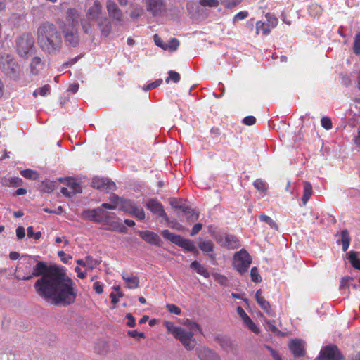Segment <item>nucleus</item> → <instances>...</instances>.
Here are the masks:
<instances>
[{
  "label": "nucleus",
  "mask_w": 360,
  "mask_h": 360,
  "mask_svg": "<svg viewBox=\"0 0 360 360\" xmlns=\"http://www.w3.org/2000/svg\"><path fill=\"white\" fill-rule=\"evenodd\" d=\"M15 274L18 280L29 281L39 277L34 284L37 294L56 305L68 306L75 302L77 289L75 282L56 265H48L37 257L22 255Z\"/></svg>",
  "instance_id": "1"
},
{
  "label": "nucleus",
  "mask_w": 360,
  "mask_h": 360,
  "mask_svg": "<svg viewBox=\"0 0 360 360\" xmlns=\"http://www.w3.org/2000/svg\"><path fill=\"white\" fill-rule=\"evenodd\" d=\"M37 36L38 44L44 52L54 55L60 51L62 34L53 23L48 21L41 23Z\"/></svg>",
  "instance_id": "2"
},
{
  "label": "nucleus",
  "mask_w": 360,
  "mask_h": 360,
  "mask_svg": "<svg viewBox=\"0 0 360 360\" xmlns=\"http://www.w3.org/2000/svg\"><path fill=\"white\" fill-rule=\"evenodd\" d=\"M165 326L167 331L170 333L174 338L179 340L186 350L191 351L195 348L197 342L193 337V331H188V330L184 328L175 326L172 323L169 321H166Z\"/></svg>",
  "instance_id": "3"
},
{
  "label": "nucleus",
  "mask_w": 360,
  "mask_h": 360,
  "mask_svg": "<svg viewBox=\"0 0 360 360\" xmlns=\"http://www.w3.org/2000/svg\"><path fill=\"white\" fill-rule=\"evenodd\" d=\"M0 70L11 79L17 81L20 79L22 73L20 66L13 56L8 53H0Z\"/></svg>",
  "instance_id": "4"
},
{
  "label": "nucleus",
  "mask_w": 360,
  "mask_h": 360,
  "mask_svg": "<svg viewBox=\"0 0 360 360\" xmlns=\"http://www.w3.org/2000/svg\"><path fill=\"white\" fill-rule=\"evenodd\" d=\"M102 13V5L99 0H94L92 6L87 9L86 15L88 21H96L101 28L102 33L108 36L110 32L111 24L108 22L105 25L101 18Z\"/></svg>",
  "instance_id": "5"
},
{
  "label": "nucleus",
  "mask_w": 360,
  "mask_h": 360,
  "mask_svg": "<svg viewBox=\"0 0 360 360\" xmlns=\"http://www.w3.org/2000/svg\"><path fill=\"white\" fill-rule=\"evenodd\" d=\"M161 235L165 239L186 250L187 251L193 252L195 255H198L199 253L198 250L196 249V247L194 245V243L189 239L184 238L179 235L171 233L167 229L162 231Z\"/></svg>",
  "instance_id": "6"
},
{
  "label": "nucleus",
  "mask_w": 360,
  "mask_h": 360,
  "mask_svg": "<svg viewBox=\"0 0 360 360\" xmlns=\"http://www.w3.org/2000/svg\"><path fill=\"white\" fill-rule=\"evenodd\" d=\"M34 38L30 33H24L16 39V51L20 57H27L34 46Z\"/></svg>",
  "instance_id": "7"
},
{
  "label": "nucleus",
  "mask_w": 360,
  "mask_h": 360,
  "mask_svg": "<svg viewBox=\"0 0 360 360\" xmlns=\"http://www.w3.org/2000/svg\"><path fill=\"white\" fill-rule=\"evenodd\" d=\"M252 263V258L245 250H240L233 256V266L240 274L248 271Z\"/></svg>",
  "instance_id": "8"
},
{
  "label": "nucleus",
  "mask_w": 360,
  "mask_h": 360,
  "mask_svg": "<svg viewBox=\"0 0 360 360\" xmlns=\"http://www.w3.org/2000/svg\"><path fill=\"white\" fill-rule=\"evenodd\" d=\"M82 217L84 219H88L96 223L104 224H108L110 219L108 212L98 207L95 209H89L83 211Z\"/></svg>",
  "instance_id": "9"
},
{
  "label": "nucleus",
  "mask_w": 360,
  "mask_h": 360,
  "mask_svg": "<svg viewBox=\"0 0 360 360\" xmlns=\"http://www.w3.org/2000/svg\"><path fill=\"white\" fill-rule=\"evenodd\" d=\"M343 356L335 345L325 347L320 352L319 360H342Z\"/></svg>",
  "instance_id": "10"
},
{
  "label": "nucleus",
  "mask_w": 360,
  "mask_h": 360,
  "mask_svg": "<svg viewBox=\"0 0 360 360\" xmlns=\"http://www.w3.org/2000/svg\"><path fill=\"white\" fill-rule=\"evenodd\" d=\"M91 186L98 190L110 193L114 191L116 186L115 184L107 178H94L91 181Z\"/></svg>",
  "instance_id": "11"
},
{
  "label": "nucleus",
  "mask_w": 360,
  "mask_h": 360,
  "mask_svg": "<svg viewBox=\"0 0 360 360\" xmlns=\"http://www.w3.org/2000/svg\"><path fill=\"white\" fill-rule=\"evenodd\" d=\"M106 9L110 18L119 22H121L123 20V12L118 7L114 0H107Z\"/></svg>",
  "instance_id": "12"
},
{
  "label": "nucleus",
  "mask_w": 360,
  "mask_h": 360,
  "mask_svg": "<svg viewBox=\"0 0 360 360\" xmlns=\"http://www.w3.org/2000/svg\"><path fill=\"white\" fill-rule=\"evenodd\" d=\"M63 32L65 41L73 47L77 46L79 41L77 27H63Z\"/></svg>",
  "instance_id": "13"
},
{
  "label": "nucleus",
  "mask_w": 360,
  "mask_h": 360,
  "mask_svg": "<svg viewBox=\"0 0 360 360\" xmlns=\"http://www.w3.org/2000/svg\"><path fill=\"white\" fill-rule=\"evenodd\" d=\"M146 207L153 214L164 218L167 222L169 221V218L164 210L162 205L156 199L149 200L146 204Z\"/></svg>",
  "instance_id": "14"
},
{
  "label": "nucleus",
  "mask_w": 360,
  "mask_h": 360,
  "mask_svg": "<svg viewBox=\"0 0 360 360\" xmlns=\"http://www.w3.org/2000/svg\"><path fill=\"white\" fill-rule=\"evenodd\" d=\"M196 354L200 360H221L220 356L207 347H199L195 349Z\"/></svg>",
  "instance_id": "15"
},
{
  "label": "nucleus",
  "mask_w": 360,
  "mask_h": 360,
  "mask_svg": "<svg viewBox=\"0 0 360 360\" xmlns=\"http://www.w3.org/2000/svg\"><path fill=\"white\" fill-rule=\"evenodd\" d=\"M79 12L76 8H68L65 13L66 24L64 27H77L79 25Z\"/></svg>",
  "instance_id": "16"
},
{
  "label": "nucleus",
  "mask_w": 360,
  "mask_h": 360,
  "mask_svg": "<svg viewBox=\"0 0 360 360\" xmlns=\"http://www.w3.org/2000/svg\"><path fill=\"white\" fill-rule=\"evenodd\" d=\"M146 6V10L153 16L162 13L164 7L163 0H143Z\"/></svg>",
  "instance_id": "17"
},
{
  "label": "nucleus",
  "mask_w": 360,
  "mask_h": 360,
  "mask_svg": "<svg viewBox=\"0 0 360 360\" xmlns=\"http://www.w3.org/2000/svg\"><path fill=\"white\" fill-rule=\"evenodd\" d=\"M139 235L143 240L151 245L159 247L162 245V240L160 236L153 231H141L139 232Z\"/></svg>",
  "instance_id": "18"
},
{
  "label": "nucleus",
  "mask_w": 360,
  "mask_h": 360,
  "mask_svg": "<svg viewBox=\"0 0 360 360\" xmlns=\"http://www.w3.org/2000/svg\"><path fill=\"white\" fill-rule=\"evenodd\" d=\"M217 243L221 246L229 249H236L240 246L239 240L233 235H226L224 237L221 236L217 239Z\"/></svg>",
  "instance_id": "19"
},
{
  "label": "nucleus",
  "mask_w": 360,
  "mask_h": 360,
  "mask_svg": "<svg viewBox=\"0 0 360 360\" xmlns=\"http://www.w3.org/2000/svg\"><path fill=\"white\" fill-rule=\"evenodd\" d=\"M304 343L302 340L295 339L289 343V348L295 356H303L304 355Z\"/></svg>",
  "instance_id": "20"
},
{
  "label": "nucleus",
  "mask_w": 360,
  "mask_h": 360,
  "mask_svg": "<svg viewBox=\"0 0 360 360\" xmlns=\"http://www.w3.org/2000/svg\"><path fill=\"white\" fill-rule=\"evenodd\" d=\"M255 299L258 304L270 317H274L275 313L271 310L270 304L262 296L261 290H258L255 293Z\"/></svg>",
  "instance_id": "21"
},
{
  "label": "nucleus",
  "mask_w": 360,
  "mask_h": 360,
  "mask_svg": "<svg viewBox=\"0 0 360 360\" xmlns=\"http://www.w3.org/2000/svg\"><path fill=\"white\" fill-rule=\"evenodd\" d=\"M44 63L39 56L34 57L30 64V72L32 75H37L43 70Z\"/></svg>",
  "instance_id": "22"
},
{
  "label": "nucleus",
  "mask_w": 360,
  "mask_h": 360,
  "mask_svg": "<svg viewBox=\"0 0 360 360\" xmlns=\"http://www.w3.org/2000/svg\"><path fill=\"white\" fill-rule=\"evenodd\" d=\"M122 278L127 284V287L130 289H135L139 286V279L133 274L123 273Z\"/></svg>",
  "instance_id": "23"
},
{
  "label": "nucleus",
  "mask_w": 360,
  "mask_h": 360,
  "mask_svg": "<svg viewBox=\"0 0 360 360\" xmlns=\"http://www.w3.org/2000/svg\"><path fill=\"white\" fill-rule=\"evenodd\" d=\"M188 222L193 223L198 219L199 212L186 205V211H182Z\"/></svg>",
  "instance_id": "24"
},
{
  "label": "nucleus",
  "mask_w": 360,
  "mask_h": 360,
  "mask_svg": "<svg viewBox=\"0 0 360 360\" xmlns=\"http://www.w3.org/2000/svg\"><path fill=\"white\" fill-rule=\"evenodd\" d=\"M312 193L313 189L311 184L309 181H304L303 196L302 198L303 205H305L307 203Z\"/></svg>",
  "instance_id": "25"
},
{
  "label": "nucleus",
  "mask_w": 360,
  "mask_h": 360,
  "mask_svg": "<svg viewBox=\"0 0 360 360\" xmlns=\"http://www.w3.org/2000/svg\"><path fill=\"white\" fill-rule=\"evenodd\" d=\"M190 268L195 270L198 274L203 276L205 278L210 277L208 271L197 261L193 262L190 265Z\"/></svg>",
  "instance_id": "26"
},
{
  "label": "nucleus",
  "mask_w": 360,
  "mask_h": 360,
  "mask_svg": "<svg viewBox=\"0 0 360 360\" xmlns=\"http://www.w3.org/2000/svg\"><path fill=\"white\" fill-rule=\"evenodd\" d=\"M65 184L71 189L72 194L82 193V190L79 184L76 182L74 179L68 178L65 179Z\"/></svg>",
  "instance_id": "27"
},
{
  "label": "nucleus",
  "mask_w": 360,
  "mask_h": 360,
  "mask_svg": "<svg viewBox=\"0 0 360 360\" xmlns=\"http://www.w3.org/2000/svg\"><path fill=\"white\" fill-rule=\"evenodd\" d=\"M106 224L109 226V227L107 229L108 230L115 231H118L120 233H126L127 232L126 226L118 221L110 222V219H109L108 223Z\"/></svg>",
  "instance_id": "28"
},
{
  "label": "nucleus",
  "mask_w": 360,
  "mask_h": 360,
  "mask_svg": "<svg viewBox=\"0 0 360 360\" xmlns=\"http://www.w3.org/2000/svg\"><path fill=\"white\" fill-rule=\"evenodd\" d=\"M135 205L132 200L124 198L119 209L130 214Z\"/></svg>",
  "instance_id": "29"
},
{
  "label": "nucleus",
  "mask_w": 360,
  "mask_h": 360,
  "mask_svg": "<svg viewBox=\"0 0 360 360\" xmlns=\"http://www.w3.org/2000/svg\"><path fill=\"white\" fill-rule=\"evenodd\" d=\"M199 248L205 253L212 252L214 250V243L211 240L202 241L198 245Z\"/></svg>",
  "instance_id": "30"
},
{
  "label": "nucleus",
  "mask_w": 360,
  "mask_h": 360,
  "mask_svg": "<svg viewBox=\"0 0 360 360\" xmlns=\"http://www.w3.org/2000/svg\"><path fill=\"white\" fill-rule=\"evenodd\" d=\"M262 31L264 35H268L271 32V28L266 24L265 22L257 21L256 23V32Z\"/></svg>",
  "instance_id": "31"
},
{
  "label": "nucleus",
  "mask_w": 360,
  "mask_h": 360,
  "mask_svg": "<svg viewBox=\"0 0 360 360\" xmlns=\"http://www.w3.org/2000/svg\"><path fill=\"white\" fill-rule=\"evenodd\" d=\"M170 205L175 210H180L181 212L186 211V204L182 200L172 199Z\"/></svg>",
  "instance_id": "32"
},
{
  "label": "nucleus",
  "mask_w": 360,
  "mask_h": 360,
  "mask_svg": "<svg viewBox=\"0 0 360 360\" xmlns=\"http://www.w3.org/2000/svg\"><path fill=\"white\" fill-rule=\"evenodd\" d=\"M20 174L27 179H32V180H36L39 177L38 173L32 169H26L24 170H22L20 172Z\"/></svg>",
  "instance_id": "33"
},
{
  "label": "nucleus",
  "mask_w": 360,
  "mask_h": 360,
  "mask_svg": "<svg viewBox=\"0 0 360 360\" xmlns=\"http://www.w3.org/2000/svg\"><path fill=\"white\" fill-rule=\"evenodd\" d=\"M349 259L354 268L360 270V259L357 258L356 252L351 251L348 254Z\"/></svg>",
  "instance_id": "34"
},
{
  "label": "nucleus",
  "mask_w": 360,
  "mask_h": 360,
  "mask_svg": "<svg viewBox=\"0 0 360 360\" xmlns=\"http://www.w3.org/2000/svg\"><path fill=\"white\" fill-rule=\"evenodd\" d=\"M130 214L139 220H143L145 219V212L141 206L135 205Z\"/></svg>",
  "instance_id": "35"
},
{
  "label": "nucleus",
  "mask_w": 360,
  "mask_h": 360,
  "mask_svg": "<svg viewBox=\"0 0 360 360\" xmlns=\"http://www.w3.org/2000/svg\"><path fill=\"white\" fill-rule=\"evenodd\" d=\"M50 91H51L50 86L49 84H46L44 86L35 90L33 93V96L35 97L37 96V95H40L41 96H45L49 94Z\"/></svg>",
  "instance_id": "36"
},
{
  "label": "nucleus",
  "mask_w": 360,
  "mask_h": 360,
  "mask_svg": "<svg viewBox=\"0 0 360 360\" xmlns=\"http://www.w3.org/2000/svg\"><path fill=\"white\" fill-rule=\"evenodd\" d=\"M168 75L169 76L165 79L166 83L168 84L170 80L173 81L174 83H177L180 81L181 77L177 72L169 70Z\"/></svg>",
  "instance_id": "37"
},
{
  "label": "nucleus",
  "mask_w": 360,
  "mask_h": 360,
  "mask_svg": "<svg viewBox=\"0 0 360 360\" xmlns=\"http://www.w3.org/2000/svg\"><path fill=\"white\" fill-rule=\"evenodd\" d=\"M259 219L262 221H264V222L268 224L271 228L274 229H278V226H277L276 223L269 216H267L266 214H261L259 216Z\"/></svg>",
  "instance_id": "38"
},
{
  "label": "nucleus",
  "mask_w": 360,
  "mask_h": 360,
  "mask_svg": "<svg viewBox=\"0 0 360 360\" xmlns=\"http://www.w3.org/2000/svg\"><path fill=\"white\" fill-rule=\"evenodd\" d=\"M266 24L271 29L275 27L278 24V19L274 15L269 13L266 15Z\"/></svg>",
  "instance_id": "39"
},
{
  "label": "nucleus",
  "mask_w": 360,
  "mask_h": 360,
  "mask_svg": "<svg viewBox=\"0 0 360 360\" xmlns=\"http://www.w3.org/2000/svg\"><path fill=\"white\" fill-rule=\"evenodd\" d=\"M253 185L257 190L262 192H265L268 187L266 183L261 179H257L255 181Z\"/></svg>",
  "instance_id": "40"
},
{
  "label": "nucleus",
  "mask_w": 360,
  "mask_h": 360,
  "mask_svg": "<svg viewBox=\"0 0 360 360\" xmlns=\"http://www.w3.org/2000/svg\"><path fill=\"white\" fill-rule=\"evenodd\" d=\"M353 51L356 55L360 54V32L355 35Z\"/></svg>",
  "instance_id": "41"
},
{
  "label": "nucleus",
  "mask_w": 360,
  "mask_h": 360,
  "mask_svg": "<svg viewBox=\"0 0 360 360\" xmlns=\"http://www.w3.org/2000/svg\"><path fill=\"white\" fill-rule=\"evenodd\" d=\"M250 276L252 281L255 283H259L262 281V278L257 267H252L251 269Z\"/></svg>",
  "instance_id": "42"
},
{
  "label": "nucleus",
  "mask_w": 360,
  "mask_h": 360,
  "mask_svg": "<svg viewBox=\"0 0 360 360\" xmlns=\"http://www.w3.org/2000/svg\"><path fill=\"white\" fill-rule=\"evenodd\" d=\"M199 4L205 7H217L219 5V0H200Z\"/></svg>",
  "instance_id": "43"
},
{
  "label": "nucleus",
  "mask_w": 360,
  "mask_h": 360,
  "mask_svg": "<svg viewBox=\"0 0 360 360\" xmlns=\"http://www.w3.org/2000/svg\"><path fill=\"white\" fill-rule=\"evenodd\" d=\"M265 326L267 330L271 331L274 333H278L279 330L275 325V321L265 320Z\"/></svg>",
  "instance_id": "44"
},
{
  "label": "nucleus",
  "mask_w": 360,
  "mask_h": 360,
  "mask_svg": "<svg viewBox=\"0 0 360 360\" xmlns=\"http://www.w3.org/2000/svg\"><path fill=\"white\" fill-rule=\"evenodd\" d=\"M162 82V79H158L155 82L148 84L143 87V90L145 91H149L150 89H155L159 86Z\"/></svg>",
  "instance_id": "45"
},
{
  "label": "nucleus",
  "mask_w": 360,
  "mask_h": 360,
  "mask_svg": "<svg viewBox=\"0 0 360 360\" xmlns=\"http://www.w3.org/2000/svg\"><path fill=\"white\" fill-rule=\"evenodd\" d=\"M27 231L28 238H34L35 240H39L41 237V233L40 231L34 233L32 226L27 227Z\"/></svg>",
  "instance_id": "46"
},
{
  "label": "nucleus",
  "mask_w": 360,
  "mask_h": 360,
  "mask_svg": "<svg viewBox=\"0 0 360 360\" xmlns=\"http://www.w3.org/2000/svg\"><path fill=\"white\" fill-rule=\"evenodd\" d=\"M187 326H188V328H189V330H188V331H193V332H194V333H195L196 331L201 332V328H200V326H199V324H198V323H197L196 322L191 321H188Z\"/></svg>",
  "instance_id": "47"
},
{
  "label": "nucleus",
  "mask_w": 360,
  "mask_h": 360,
  "mask_svg": "<svg viewBox=\"0 0 360 360\" xmlns=\"http://www.w3.org/2000/svg\"><path fill=\"white\" fill-rule=\"evenodd\" d=\"M166 307H167V309L170 313L174 314L176 315H179L181 312V309L179 307H177L176 305L173 304H167L166 305Z\"/></svg>",
  "instance_id": "48"
},
{
  "label": "nucleus",
  "mask_w": 360,
  "mask_h": 360,
  "mask_svg": "<svg viewBox=\"0 0 360 360\" xmlns=\"http://www.w3.org/2000/svg\"><path fill=\"white\" fill-rule=\"evenodd\" d=\"M124 200L123 198H120L117 195H113L110 198V200L112 205H116V209L120 208L122 200Z\"/></svg>",
  "instance_id": "49"
},
{
  "label": "nucleus",
  "mask_w": 360,
  "mask_h": 360,
  "mask_svg": "<svg viewBox=\"0 0 360 360\" xmlns=\"http://www.w3.org/2000/svg\"><path fill=\"white\" fill-rule=\"evenodd\" d=\"M86 258V266L89 269H94L99 264L98 260L94 259L91 256H87Z\"/></svg>",
  "instance_id": "50"
},
{
  "label": "nucleus",
  "mask_w": 360,
  "mask_h": 360,
  "mask_svg": "<svg viewBox=\"0 0 360 360\" xmlns=\"http://www.w3.org/2000/svg\"><path fill=\"white\" fill-rule=\"evenodd\" d=\"M341 240L342 244H350V236L347 229H344L341 231Z\"/></svg>",
  "instance_id": "51"
},
{
  "label": "nucleus",
  "mask_w": 360,
  "mask_h": 360,
  "mask_svg": "<svg viewBox=\"0 0 360 360\" xmlns=\"http://www.w3.org/2000/svg\"><path fill=\"white\" fill-rule=\"evenodd\" d=\"M167 44V49L171 51H175L179 46V41L176 38H172Z\"/></svg>",
  "instance_id": "52"
},
{
  "label": "nucleus",
  "mask_w": 360,
  "mask_h": 360,
  "mask_svg": "<svg viewBox=\"0 0 360 360\" xmlns=\"http://www.w3.org/2000/svg\"><path fill=\"white\" fill-rule=\"evenodd\" d=\"M244 323L249 328L250 330H251L255 333H258L259 332V329L257 328V326L255 324V323L252 321L250 318L248 319V321H245Z\"/></svg>",
  "instance_id": "53"
},
{
  "label": "nucleus",
  "mask_w": 360,
  "mask_h": 360,
  "mask_svg": "<svg viewBox=\"0 0 360 360\" xmlns=\"http://www.w3.org/2000/svg\"><path fill=\"white\" fill-rule=\"evenodd\" d=\"M321 126L328 130L332 128V122L331 120L328 117H323L321 118Z\"/></svg>",
  "instance_id": "54"
},
{
  "label": "nucleus",
  "mask_w": 360,
  "mask_h": 360,
  "mask_svg": "<svg viewBox=\"0 0 360 360\" xmlns=\"http://www.w3.org/2000/svg\"><path fill=\"white\" fill-rule=\"evenodd\" d=\"M153 38H154V41L158 46L161 47L164 50L167 49V44H164L162 39L158 34H155L153 36Z\"/></svg>",
  "instance_id": "55"
},
{
  "label": "nucleus",
  "mask_w": 360,
  "mask_h": 360,
  "mask_svg": "<svg viewBox=\"0 0 360 360\" xmlns=\"http://www.w3.org/2000/svg\"><path fill=\"white\" fill-rule=\"evenodd\" d=\"M213 277L214 278V280L221 285H226L227 283V278L225 276L215 273L213 274Z\"/></svg>",
  "instance_id": "56"
},
{
  "label": "nucleus",
  "mask_w": 360,
  "mask_h": 360,
  "mask_svg": "<svg viewBox=\"0 0 360 360\" xmlns=\"http://www.w3.org/2000/svg\"><path fill=\"white\" fill-rule=\"evenodd\" d=\"M241 1L242 0H224V4L225 7L228 8H233L238 5Z\"/></svg>",
  "instance_id": "57"
},
{
  "label": "nucleus",
  "mask_w": 360,
  "mask_h": 360,
  "mask_svg": "<svg viewBox=\"0 0 360 360\" xmlns=\"http://www.w3.org/2000/svg\"><path fill=\"white\" fill-rule=\"evenodd\" d=\"M352 278L350 277H345V278H342L341 279V281H340V289L341 290H345L346 291V290L348 289L349 288V284H348V282L349 280H351Z\"/></svg>",
  "instance_id": "58"
},
{
  "label": "nucleus",
  "mask_w": 360,
  "mask_h": 360,
  "mask_svg": "<svg viewBox=\"0 0 360 360\" xmlns=\"http://www.w3.org/2000/svg\"><path fill=\"white\" fill-rule=\"evenodd\" d=\"M91 22L92 21H88L87 20H86V21L82 20V22H81L82 30L86 34H89L91 32Z\"/></svg>",
  "instance_id": "59"
},
{
  "label": "nucleus",
  "mask_w": 360,
  "mask_h": 360,
  "mask_svg": "<svg viewBox=\"0 0 360 360\" xmlns=\"http://www.w3.org/2000/svg\"><path fill=\"white\" fill-rule=\"evenodd\" d=\"M202 228V224L200 223L195 224L191 229L190 235L194 236L198 234Z\"/></svg>",
  "instance_id": "60"
},
{
  "label": "nucleus",
  "mask_w": 360,
  "mask_h": 360,
  "mask_svg": "<svg viewBox=\"0 0 360 360\" xmlns=\"http://www.w3.org/2000/svg\"><path fill=\"white\" fill-rule=\"evenodd\" d=\"M248 15V13L247 11H240L233 18V21H239L245 19Z\"/></svg>",
  "instance_id": "61"
},
{
  "label": "nucleus",
  "mask_w": 360,
  "mask_h": 360,
  "mask_svg": "<svg viewBox=\"0 0 360 360\" xmlns=\"http://www.w3.org/2000/svg\"><path fill=\"white\" fill-rule=\"evenodd\" d=\"M93 289L96 291V293L101 294L103 291V284L98 281H96L93 284Z\"/></svg>",
  "instance_id": "62"
},
{
  "label": "nucleus",
  "mask_w": 360,
  "mask_h": 360,
  "mask_svg": "<svg viewBox=\"0 0 360 360\" xmlns=\"http://www.w3.org/2000/svg\"><path fill=\"white\" fill-rule=\"evenodd\" d=\"M256 122V119L253 116H247L243 119V123L246 125H253Z\"/></svg>",
  "instance_id": "63"
},
{
  "label": "nucleus",
  "mask_w": 360,
  "mask_h": 360,
  "mask_svg": "<svg viewBox=\"0 0 360 360\" xmlns=\"http://www.w3.org/2000/svg\"><path fill=\"white\" fill-rule=\"evenodd\" d=\"M126 317L128 319L127 325L129 327H134L136 325L134 317L131 314H127Z\"/></svg>",
  "instance_id": "64"
}]
</instances>
